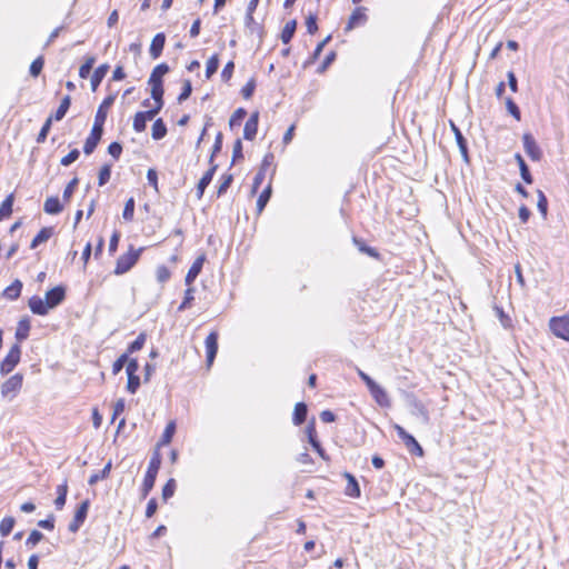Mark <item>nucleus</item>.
Here are the masks:
<instances>
[{
    "label": "nucleus",
    "mask_w": 569,
    "mask_h": 569,
    "mask_svg": "<svg viewBox=\"0 0 569 569\" xmlns=\"http://www.w3.org/2000/svg\"><path fill=\"white\" fill-rule=\"evenodd\" d=\"M66 297V289L62 286H57L51 290H48L44 298L39 296H32L28 306L32 313L38 316H46L51 309L59 306Z\"/></svg>",
    "instance_id": "obj_1"
},
{
    "label": "nucleus",
    "mask_w": 569,
    "mask_h": 569,
    "mask_svg": "<svg viewBox=\"0 0 569 569\" xmlns=\"http://www.w3.org/2000/svg\"><path fill=\"white\" fill-rule=\"evenodd\" d=\"M160 466H161L160 455H159V452H154V455L150 459L148 470L146 472V476H144V479L142 482V487H141V497L142 498H146L149 495V492L152 490L154 482H156L158 471L160 469Z\"/></svg>",
    "instance_id": "obj_2"
},
{
    "label": "nucleus",
    "mask_w": 569,
    "mask_h": 569,
    "mask_svg": "<svg viewBox=\"0 0 569 569\" xmlns=\"http://www.w3.org/2000/svg\"><path fill=\"white\" fill-rule=\"evenodd\" d=\"M142 251L143 248L134 249L130 246L129 251L118 258L114 273L119 276L128 272L137 263Z\"/></svg>",
    "instance_id": "obj_3"
},
{
    "label": "nucleus",
    "mask_w": 569,
    "mask_h": 569,
    "mask_svg": "<svg viewBox=\"0 0 569 569\" xmlns=\"http://www.w3.org/2000/svg\"><path fill=\"white\" fill-rule=\"evenodd\" d=\"M21 357V349L18 343L13 345L9 350L8 355L1 362L0 372L7 375L11 372L14 367L19 363Z\"/></svg>",
    "instance_id": "obj_4"
},
{
    "label": "nucleus",
    "mask_w": 569,
    "mask_h": 569,
    "mask_svg": "<svg viewBox=\"0 0 569 569\" xmlns=\"http://www.w3.org/2000/svg\"><path fill=\"white\" fill-rule=\"evenodd\" d=\"M393 428L397 431L398 437L403 441L409 452L420 457L423 455L421 446L413 438V436L408 433L400 425H395Z\"/></svg>",
    "instance_id": "obj_5"
},
{
    "label": "nucleus",
    "mask_w": 569,
    "mask_h": 569,
    "mask_svg": "<svg viewBox=\"0 0 569 569\" xmlns=\"http://www.w3.org/2000/svg\"><path fill=\"white\" fill-rule=\"evenodd\" d=\"M549 327L555 336L569 341V318L553 317L549 322Z\"/></svg>",
    "instance_id": "obj_6"
},
{
    "label": "nucleus",
    "mask_w": 569,
    "mask_h": 569,
    "mask_svg": "<svg viewBox=\"0 0 569 569\" xmlns=\"http://www.w3.org/2000/svg\"><path fill=\"white\" fill-rule=\"evenodd\" d=\"M103 132V126L93 123L89 137L86 139L83 151L86 154H91L97 148Z\"/></svg>",
    "instance_id": "obj_7"
},
{
    "label": "nucleus",
    "mask_w": 569,
    "mask_h": 569,
    "mask_svg": "<svg viewBox=\"0 0 569 569\" xmlns=\"http://www.w3.org/2000/svg\"><path fill=\"white\" fill-rule=\"evenodd\" d=\"M22 375L16 373L1 386L3 397H13L22 387Z\"/></svg>",
    "instance_id": "obj_8"
},
{
    "label": "nucleus",
    "mask_w": 569,
    "mask_h": 569,
    "mask_svg": "<svg viewBox=\"0 0 569 569\" xmlns=\"http://www.w3.org/2000/svg\"><path fill=\"white\" fill-rule=\"evenodd\" d=\"M523 148L528 157L533 161H539L541 158V150L537 144L535 138L530 133H525L522 137Z\"/></svg>",
    "instance_id": "obj_9"
},
{
    "label": "nucleus",
    "mask_w": 569,
    "mask_h": 569,
    "mask_svg": "<svg viewBox=\"0 0 569 569\" xmlns=\"http://www.w3.org/2000/svg\"><path fill=\"white\" fill-rule=\"evenodd\" d=\"M204 345L207 350V365L210 367L213 363L218 351V333L214 331L209 333L206 338Z\"/></svg>",
    "instance_id": "obj_10"
},
{
    "label": "nucleus",
    "mask_w": 569,
    "mask_h": 569,
    "mask_svg": "<svg viewBox=\"0 0 569 569\" xmlns=\"http://www.w3.org/2000/svg\"><path fill=\"white\" fill-rule=\"evenodd\" d=\"M113 102L114 96H109L102 101V103L99 106L97 110L94 123H99L100 126L104 124L108 114V109L113 104Z\"/></svg>",
    "instance_id": "obj_11"
},
{
    "label": "nucleus",
    "mask_w": 569,
    "mask_h": 569,
    "mask_svg": "<svg viewBox=\"0 0 569 569\" xmlns=\"http://www.w3.org/2000/svg\"><path fill=\"white\" fill-rule=\"evenodd\" d=\"M258 121H259V113L253 112L250 118L247 120L243 129V137L247 140L254 139L258 130Z\"/></svg>",
    "instance_id": "obj_12"
},
{
    "label": "nucleus",
    "mask_w": 569,
    "mask_h": 569,
    "mask_svg": "<svg viewBox=\"0 0 569 569\" xmlns=\"http://www.w3.org/2000/svg\"><path fill=\"white\" fill-rule=\"evenodd\" d=\"M204 260H206L204 256H200L193 261V263L190 267V269L188 270L186 279H184L187 286H191V283L196 280L198 274L201 272Z\"/></svg>",
    "instance_id": "obj_13"
},
{
    "label": "nucleus",
    "mask_w": 569,
    "mask_h": 569,
    "mask_svg": "<svg viewBox=\"0 0 569 569\" xmlns=\"http://www.w3.org/2000/svg\"><path fill=\"white\" fill-rule=\"evenodd\" d=\"M365 8L362 7H359L357 9H355V11L351 13V16L349 17V21H348V24L346 27V30L347 31H350L352 30L353 28L365 23L367 21V16L365 13Z\"/></svg>",
    "instance_id": "obj_14"
},
{
    "label": "nucleus",
    "mask_w": 569,
    "mask_h": 569,
    "mask_svg": "<svg viewBox=\"0 0 569 569\" xmlns=\"http://www.w3.org/2000/svg\"><path fill=\"white\" fill-rule=\"evenodd\" d=\"M216 170H217V164L212 163L210 169L202 176V178L198 182V186H197V198L198 199L202 198L203 192H204L206 188L209 186V183L211 182Z\"/></svg>",
    "instance_id": "obj_15"
},
{
    "label": "nucleus",
    "mask_w": 569,
    "mask_h": 569,
    "mask_svg": "<svg viewBox=\"0 0 569 569\" xmlns=\"http://www.w3.org/2000/svg\"><path fill=\"white\" fill-rule=\"evenodd\" d=\"M369 391L380 406L387 407L390 405L387 392L377 382L369 388Z\"/></svg>",
    "instance_id": "obj_16"
},
{
    "label": "nucleus",
    "mask_w": 569,
    "mask_h": 569,
    "mask_svg": "<svg viewBox=\"0 0 569 569\" xmlns=\"http://www.w3.org/2000/svg\"><path fill=\"white\" fill-rule=\"evenodd\" d=\"M164 42H166V37L163 33H157L152 41H151V46H150V56L153 58V59H157L162 50H163V47H164Z\"/></svg>",
    "instance_id": "obj_17"
},
{
    "label": "nucleus",
    "mask_w": 569,
    "mask_h": 569,
    "mask_svg": "<svg viewBox=\"0 0 569 569\" xmlns=\"http://www.w3.org/2000/svg\"><path fill=\"white\" fill-rule=\"evenodd\" d=\"M22 290V282L20 280H14L9 287H7L3 291V297L9 300H16L20 297Z\"/></svg>",
    "instance_id": "obj_18"
},
{
    "label": "nucleus",
    "mask_w": 569,
    "mask_h": 569,
    "mask_svg": "<svg viewBox=\"0 0 569 569\" xmlns=\"http://www.w3.org/2000/svg\"><path fill=\"white\" fill-rule=\"evenodd\" d=\"M152 120L151 117L148 116L147 111L137 112L133 118V130L137 132H142L146 130L147 121Z\"/></svg>",
    "instance_id": "obj_19"
},
{
    "label": "nucleus",
    "mask_w": 569,
    "mask_h": 569,
    "mask_svg": "<svg viewBox=\"0 0 569 569\" xmlns=\"http://www.w3.org/2000/svg\"><path fill=\"white\" fill-rule=\"evenodd\" d=\"M346 479L348 480L347 487H346V495L349 497L358 498L360 496V488L356 480V478L346 472L345 473Z\"/></svg>",
    "instance_id": "obj_20"
},
{
    "label": "nucleus",
    "mask_w": 569,
    "mask_h": 569,
    "mask_svg": "<svg viewBox=\"0 0 569 569\" xmlns=\"http://www.w3.org/2000/svg\"><path fill=\"white\" fill-rule=\"evenodd\" d=\"M68 493V482L64 480L61 485L57 487V498L54 500V506L57 509H62L66 505Z\"/></svg>",
    "instance_id": "obj_21"
},
{
    "label": "nucleus",
    "mask_w": 569,
    "mask_h": 569,
    "mask_svg": "<svg viewBox=\"0 0 569 569\" xmlns=\"http://www.w3.org/2000/svg\"><path fill=\"white\" fill-rule=\"evenodd\" d=\"M30 331V321L28 318H22L18 322V327L16 330V339L18 341H23L28 338Z\"/></svg>",
    "instance_id": "obj_22"
},
{
    "label": "nucleus",
    "mask_w": 569,
    "mask_h": 569,
    "mask_svg": "<svg viewBox=\"0 0 569 569\" xmlns=\"http://www.w3.org/2000/svg\"><path fill=\"white\" fill-rule=\"evenodd\" d=\"M108 70V64H101L93 71V74L91 77V88L93 91L97 90L98 86L101 83Z\"/></svg>",
    "instance_id": "obj_23"
},
{
    "label": "nucleus",
    "mask_w": 569,
    "mask_h": 569,
    "mask_svg": "<svg viewBox=\"0 0 569 569\" xmlns=\"http://www.w3.org/2000/svg\"><path fill=\"white\" fill-rule=\"evenodd\" d=\"M43 210L49 214H58L62 211V206L57 197H50L46 200Z\"/></svg>",
    "instance_id": "obj_24"
},
{
    "label": "nucleus",
    "mask_w": 569,
    "mask_h": 569,
    "mask_svg": "<svg viewBox=\"0 0 569 569\" xmlns=\"http://www.w3.org/2000/svg\"><path fill=\"white\" fill-rule=\"evenodd\" d=\"M307 412H308V409H307V406L306 403L303 402H298L296 406H295V411H293V423L296 426H299L301 425L302 422H305L306 418H307Z\"/></svg>",
    "instance_id": "obj_25"
},
{
    "label": "nucleus",
    "mask_w": 569,
    "mask_h": 569,
    "mask_svg": "<svg viewBox=\"0 0 569 569\" xmlns=\"http://www.w3.org/2000/svg\"><path fill=\"white\" fill-rule=\"evenodd\" d=\"M169 71L166 63L158 64L151 72L149 83H162V77Z\"/></svg>",
    "instance_id": "obj_26"
},
{
    "label": "nucleus",
    "mask_w": 569,
    "mask_h": 569,
    "mask_svg": "<svg viewBox=\"0 0 569 569\" xmlns=\"http://www.w3.org/2000/svg\"><path fill=\"white\" fill-rule=\"evenodd\" d=\"M52 234L51 228H42L38 234L32 239L30 248L36 249L39 244L49 240Z\"/></svg>",
    "instance_id": "obj_27"
},
{
    "label": "nucleus",
    "mask_w": 569,
    "mask_h": 569,
    "mask_svg": "<svg viewBox=\"0 0 569 569\" xmlns=\"http://www.w3.org/2000/svg\"><path fill=\"white\" fill-rule=\"evenodd\" d=\"M515 159L517 160V162L519 164L520 174H521L522 180L526 183H532V177L530 174L529 168H528L527 163L525 162L523 158L521 157V154L517 153L515 156Z\"/></svg>",
    "instance_id": "obj_28"
},
{
    "label": "nucleus",
    "mask_w": 569,
    "mask_h": 569,
    "mask_svg": "<svg viewBox=\"0 0 569 569\" xmlns=\"http://www.w3.org/2000/svg\"><path fill=\"white\" fill-rule=\"evenodd\" d=\"M296 28H297V21L296 20H291V21H288L283 29H282V32H281V40L283 43H289L290 40L292 39L293 34H295V31H296Z\"/></svg>",
    "instance_id": "obj_29"
},
{
    "label": "nucleus",
    "mask_w": 569,
    "mask_h": 569,
    "mask_svg": "<svg viewBox=\"0 0 569 569\" xmlns=\"http://www.w3.org/2000/svg\"><path fill=\"white\" fill-rule=\"evenodd\" d=\"M70 104H71V98H70V96H66L61 100L60 106L58 107L54 116H51L52 119H54L56 121L62 120L63 117L66 116L68 109L70 108Z\"/></svg>",
    "instance_id": "obj_30"
},
{
    "label": "nucleus",
    "mask_w": 569,
    "mask_h": 569,
    "mask_svg": "<svg viewBox=\"0 0 569 569\" xmlns=\"http://www.w3.org/2000/svg\"><path fill=\"white\" fill-rule=\"evenodd\" d=\"M167 134V127L162 119H157L152 124V138L154 140H160Z\"/></svg>",
    "instance_id": "obj_31"
},
{
    "label": "nucleus",
    "mask_w": 569,
    "mask_h": 569,
    "mask_svg": "<svg viewBox=\"0 0 569 569\" xmlns=\"http://www.w3.org/2000/svg\"><path fill=\"white\" fill-rule=\"evenodd\" d=\"M176 432V422L174 421H170L163 433H162V437H161V440L160 442L158 443V446H166V445H169L172 440V437Z\"/></svg>",
    "instance_id": "obj_32"
},
{
    "label": "nucleus",
    "mask_w": 569,
    "mask_h": 569,
    "mask_svg": "<svg viewBox=\"0 0 569 569\" xmlns=\"http://www.w3.org/2000/svg\"><path fill=\"white\" fill-rule=\"evenodd\" d=\"M13 194H9L0 207V220L8 218L12 213Z\"/></svg>",
    "instance_id": "obj_33"
},
{
    "label": "nucleus",
    "mask_w": 569,
    "mask_h": 569,
    "mask_svg": "<svg viewBox=\"0 0 569 569\" xmlns=\"http://www.w3.org/2000/svg\"><path fill=\"white\" fill-rule=\"evenodd\" d=\"M271 197V184L269 183L267 188L260 193L257 200V210L258 213H261L264 207L267 206L269 199Z\"/></svg>",
    "instance_id": "obj_34"
},
{
    "label": "nucleus",
    "mask_w": 569,
    "mask_h": 569,
    "mask_svg": "<svg viewBox=\"0 0 569 569\" xmlns=\"http://www.w3.org/2000/svg\"><path fill=\"white\" fill-rule=\"evenodd\" d=\"M111 467H112L111 461H109V462L103 467V469H102L100 472H97V473L91 475V476H90V478H89V480H88L89 485H91V486H92V485L97 483L98 481L103 480V479H106L107 477H109V473H110V471H111Z\"/></svg>",
    "instance_id": "obj_35"
},
{
    "label": "nucleus",
    "mask_w": 569,
    "mask_h": 569,
    "mask_svg": "<svg viewBox=\"0 0 569 569\" xmlns=\"http://www.w3.org/2000/svg\"><path fill=\"white\" fill-rule=\"evenodd\" d=\"M219 67V58L218 54H213L208 61L206 66V78L210 79L218 70Z\"/></svg>",
    "instance_id": "obj_36"
},
{
    "label": "nucleus",
    "mask_w": 569,
    "mask_h": 569,
    "mask_svg": "<svg viewBox=\"0 0 569 569\" xmlns=\"http://www.w3.org/2000/svg\"><path fill=\"white\" fill-rule=\"evenodd\" d=\"M14 526V519L12 517H6L0 522V533L1 536L6 537L8 536Z\"/></svg>",
    "instance_id": "obj_37"
},
{
    "label": "nucleus",
    "mask_w": 569,
    "mask_h": 569,
    "mask_svg": "<svg viewBox=\"0 0 569 569\" xmlns=\"http://www.w3.org/2000/svg\"><path fill=\"white\" fill-rule=\"evenodd\" d=\"M176 480L169 479L166 485L162 488V498L164 501H167L169 498H171L174 495L176 491Z\"/></svg>",
    "instance_id": "obj_38"
},
{
    "label": "nucleus",
    "mask_w": 569,
    "mask_h": 569,
    "mask_svg": "<svg viewBox=\"0 0 569 569\" xmlns=\"http://www.w3.org/2000/svg\"><path fill=\"white\" fill-rule=\"evenodd\" d=\"M451 127H452V130L455 132V137H456V140H457V143L462 152V154L465 157H467V144H466V139L463 138L461 131L456 127L455 123H451Z\"/></svg>",
    "instance_id": "obj_39"
},
{
    "label": "nucleus",
    "mask_w": 569,
    "mask_h": 569,
    "mask_svg": "<svg viewBox=\"0 0 569 569\" xmlns=\"http://www.w3.org/2000/svg\"><path fill=\"white\" fill-rule=\"evenodd\" d=\"M94 62H96L94 57L87 58L86 62L79 69V76L81 78L86 79L90 74Z\"/></svg>",
    "instance_id": "obj_40"
},
{
    "label": "nucleus",
    "mask_w": 569,
    "mask_h": 569,
    "mask_svg": "<svg viewBox=\"0 0 569 569\" xmlns=\"http://www.w3.org/2000/svg\"><path fill=\"white\" fill-rule=\"evenodd\" d=\"M111 177V164H104L99 171L98 183L104 186Z\"/></svg>",
    "instance_id": "obj_41"
},
{
    "label": "nucleus",
    "mask_w": 569,
    "mask_h": 569,
    "mask_svg": "<svg viewBox=\"0 0 569 569\" xmlns=\"http://www.w3.org/2000/svg\"><path fill=\"white\" fill-rule=\"evenodd\" d=\"M151 86V97L154 102H163V87L162 83H149Z\"/></svg>",
    "instance_id": "obj_42"
},
{
    "label": "nucleus",
    "mask_w": 569,
    "mask_h": 569,
    "mask_svg": "<svg viewBox=\"0 0 569 569\" xmlns=\"http://www.w3.org/2000/svg\"><path fill=\"white\" fill-rule=\"evenodd\" d=\"M247 111L242 108L237 109L229 120V126L233 128L234 126H239L242 121V119L246 117Z\"/></svg>",
    "instance_id": "obj_43"
},
{
    "label": "nucleus",
    "mask_w": 569,
    "mask_h": 569,
    "mask_svg": "<svg viewBox=\"0 0 569 569\" xmlns=\"http://www.w3.org/2000/svg\"><path fill=\"white\" fill-rule=\"evenodd\" d=\"M133 213H134V200H133V198H130L127 200V202L124 204L122 217L124 220L131 221L133 218Z\"/></svg>",
    "instance_id": "obj_44"
},
{
    "label": "nucleus",
    "mask_w": 569,
    "mask_h": 569,
    "mask_svg": "<svg viewBox=\"0 0 569 569\" xmlns=\"http://www.w3.org/2000/svg\"><path fill=\"white\" fill-rule=\"evenodd\" d=\"M537 207H538V210L541 212L542 217L545 218L548 212V200L541 190H538Z\"/></svg>",
    "instance_id": "obj_45"
},
{
    "label": "nucleus",
    "mask_w": 569,
    "mask_h": 569,
    "mask_svg": "<svg viewBox=\"0 0 569 569\" xmlns=\"http://www.w3.org/2000/svg\"><path fill=\"white\" fill-rule=\"evenodd\" d=\"M144 342H146V333L141 332L137 339L130 343L129 348H128V351L129 352H136V351H139L140 349L143 348L144 346Z\"/></svg>",
    "instance_id": "obj_46"
},
{
    "label": "nucleus",
    "mask_w": 569,
    "mask_h": 569,
    "mask_svg": "<svg viewBox=\"0 0 569 569\" xmlns=\"http://www.w3.org/2000/svg\"><path fill=\"white\" fill-rule=\"evenodd\" d=\"M51 123H52V117H49L46 122L43 123L38 137H37V142L38 143H42L46 141L47 139V136H48V132L51 128Z\"/></svg>",
    "instance_id": "obj_47"
},
{
    "label": "nucleus",
    "mask_w": 569,
    "mask_h": 569,
    "mask_svg": "<svg viewBox=\"0 0 569 569\" xmlns=\"http://www.w3.org/2000/svg\"><path fill=\"white\" fill-rule=\"evenodd\" d=\"M88 510H89V500H84L78 507V509L74 513V518H77V520H81L82 522H84V520L87 518Z\"/></svg>",
    "instance_id": "obj_48"
},
{
    "label": "nucleus",
    "mask_w": 569,
    "mask_h": 569,
    "mask_svg": "<svg viewBox=\"0 0 569 569\" xmlns=\"http://www.w3.org/2000/svg\"><path fill=\"white\" fill-rule=\"evenodd\" d=\"M79 156H80V151L78 149H73L61 159L60 163L64 167H68L71 163H73L76 160H78Z\"/></svg>",
    "instance_id": "obj_49"
},
{
    "label": "nucleus",
    "mask_w": 569,
    "mask_h": 569,
    "mask_svg": "<svg viewBox=\"0 0 569 569\" xmlns=\"http://www.w3.org/2000/svg\"><path fill=\"white\" fill-rule=\"evenodd\" d=\"M140 386V378L137 375L128 376L127 390L134 393Z\"/></svg>",
    "instance_id": "obj_50"
},
{
    "label": "nucleus",
    "mask_w": 569,
    "mask_h": 569,
    "mask_svg": "<svg viewBox=\"0 0 569 569\" xmlns=\"http://www.w3.org/2000/svg\"><path fill=\"white\" fill-rule=\"evenodd\" d=\"M79 180L78 178H73L68 184L67 187L64 188L63 190V194H62V198L63 200L66 201H69L73 191H74V188L77 187Z\"/></svg>",
    "instance_id": "obj_51"
},
{
    "label": "nucleus",
    "mask_w": 569,
    "mask_h": 569,
    "mask_svg": "<svg viewBox=\"0 0 569 569\" xmlns=\"http://www.w3.org/2000/svg\"><path fill=\"white\" fill-rule=\"evenodd\" d=\"M156 276L158 281L163 283L169 280L170 271L166 266H159L156 270Z\"/></svg>",
    "instance_id": "obj_52"
},
{
    "label": "nucleus",
    "mask_w": 569,
    "mask_h": 569,
    "mask_svg": "<svg viewBox=\"0 0 569 569\" xmlns=\"http://www.w3.org/2000/svg\"><path fill=\"white\" fill-rule=\"evenodd\" d=\"M256 88V82L253 79H250L241 89L242 97L244 99H250L253 94Z\"/></svg>",
    "instance_id": "obj_53"
},
{
    "label": "nucleus",
    "mask_w": 569,
    "mask_h": 569,
    "mask_svg": "<svg viewBox=\"0 0 569 569\" xmlns=\"http://www.w3.org/2000/svg\"><path fill=\"white\" fill-rule=\"evenodd\" d=\"M42 68H43V59L41 57H39L32 61V63L30 66V74L32 77L39 76Z\"/></svg>",
    "instance_id": "obj_54"
},
{
    "label": "nucleus",
    "mask_w": 569,
    "mask_h": 569,
    "mask_svg": "<svg viewBox=\"0 0 569 569\" xmlns=\"http://www.w3.org/2000/svg\"><path fill=\"white\" fill-rule=\"evenodd\" d=\"M127 361L128 356L126 353L121 355L112 365L113 375H118L122 370Z\"/></svg>",
    "instance_id": "obj_55"
},
{
    "label": "nucleus",
    "mask_w": 569,
    "mask_h": 569,
    "mask_svg": "<svg viewBox=\"0 0 569 569\" xmlns=\"http://www.w3.org/2000/svg\"><path fill=\"white\" fill-rule=\"evenodd\" d=\"M191 92H192L191 82L189 80H184L182 91L178 97V101L182 102V101L187 100L190 97Z\"/></svg>",
    "instance_id": "obj_56"
},
{
    "label": "nucleus",
    "mask_w": 569,
    "mask_h": 569,
    "mask_svg": "<svg viewBox=\"0 0 569 569\" xmlns=\"http://www.w3.org/2000/svg\"><path fill=\"white\" fill-rule=\"evenodd\" d=\"M193 293H194V289L191 287L186 290L184 299H183L182 303L179 306V310H184L186 308H188L190 306L191 301L194 299Z\"/></svg>",
    "instance_id": "obj_57"
},
{
    "label": "nucleus",
    "mask_w": 569,
    "mask_h": 569,
    "mask_svg": "<svg viewBox=\"0 0 569 569\" xmlns=\"http://www.w3.org/2000/svg\"><path fill=\"white\" fill-rule=\"evenodd\" d=\"M232 174H224L222 177V181L218 188V196H221L223 194L228 188L230 187L231 182H232Z\"/></svg>",
    "instance_id": "obj_58"
},
{
    "label": "nucleus",
    "mask_w": 569,
    "mask_h": 569,
    "mask_svg": "<svg viewBox=\"0 0 569 569\" xmlns=\"http://www.w3.org/2000/svg\"><path fill=\"white\" fill-rule=\"evenodd\" d=\"M506 106H507L508 111L519 121L520 120V110L511 98H508L506 100Z\"/></svg>",
    "instance_id": "obj_59"
},
{
    "label": "nucleus",
    "mask_w": 569,
    "mask_h": 569,
    "mask_svg": "<svg viewBox=\"0 0 569 569\" xmlns=\"http://www.w3.org/2000/svg\"><path fill=\"white\" fill-rule=\"evenodd\" d=\"M306 27L310 34H313L318 30L317 17L315 14H309L307 17Z\"/></svg>",
    "instance_id": "obj_60"
},
{
    "label": "nucleus",
    "mask_w": 569,
    "mask_h": 569,
    "mask_svg": "<svg viewBox=\"0 0 569 569\" xmlns=\"http://www.w3.org/2000/svg\"><path fill=\"white\" fill-rule=\"evenodd\" d=\"M108 152L114 159H118L122 152V146L119 142H112L108 147Z\"/></svg>",
    "instance_id": "obj_61"
},
{
    "label": "nucleus",
    "mask_w": 569,
    "mask_h": 569,
    "mask_svg": "<svg viewBox=\"0 0 569 569\" xmlns=\"http://www.w3.org/2000/svg\"><path fill=\"white\" fill-rule=\"evenodd\" d=\"M124 408H126L124 399H122V398L118 399L113 406L112 420H114L119 415H121L124 411Z\"/></svg>",
    "instance_id": "obj_62"
},
{
    "label": "nucleus",
    "mask_w": 569,
    "mask_h": 569,
    "mask_svg": "<svg viewBox=\"0 0 569 569\" xmlns=\"http://www.w3.org/2000/svg\"><path fill=\"white\" fill-rule=\"evenodd\" d=\"M42 538H43V535H42L40 531H38V530H33V531H31V533L29 535V537H28V539H27L26 543H27V545H32V546H34V545H37L38 542H40V541L42 540Z\"/></svg>",
    "instance_id": "obj_63"
},
{
    "label": "nucleus",
    "mask_w": 569,
    "mask_h": 569,
    "mask_svg": "<svg viewBox=\"0 0 569 569\" xmlns=\"http://www.w3.org/2000/svg\"><path fill=\"white\" fill-rule=\"evenodd\" d=\"M233 69H234V63L232 61H229L224 66L222 72H221V78L223 81L230 80V78L232 77Z\"/></svg>",
    "instance_id": "obj_64"
}]
</instances>
